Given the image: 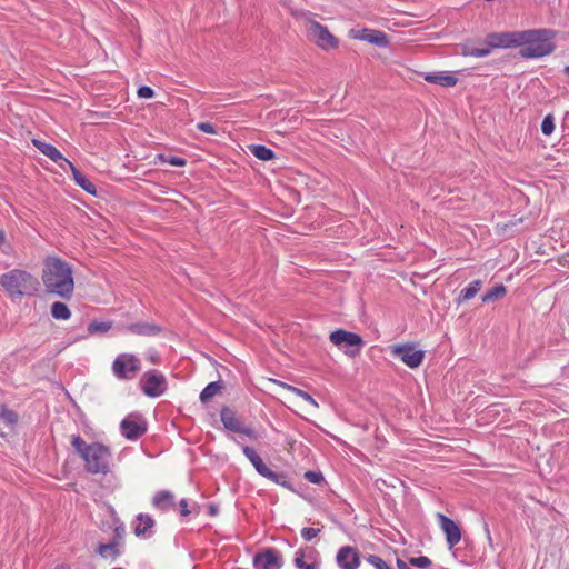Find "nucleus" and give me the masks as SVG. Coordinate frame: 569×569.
Here are the masks:
<instances>
[{"label":"nucleus","instance_id":"7c9ffc66","mask_svg":"<svg viewBox=\"0 0 569 569\" xmlns=\"http://www.w3.org/2000/svg\"><path fill=\"white\" fill-rule=\"evenodd\" d=\"M506 292L507 290L503 284H497L482 296V302L488 303L500 300L506 296Z\"/></svg>","mask_w":569,"mask_h":569},{"label":"nucleus","instance_id":"a211bd4d","mask_svg":"<svg viewBox=\"0 0 569 569\" xmlns=\"http://www.w3.org/2000/svg\"><path fill=\"white\" fill-rule=\"evenodd\" d=\"M32 143L37 147L39 151H41L44 156L51 159L53 162L59 164L60 168L64 169L66 166L70 162L67 158L62 156V153L52 144L33 139Z\"/></svg>","mask_w":569,"mask_h":569},{"label":"nucleus","instance_id":"f704fd0d","mask_svg":"<svg viewBox=\"0 0 569 569\" xmlns=\"http://www.w3.org/2000/svg\"><path fill=\"white\" fill-rule=\"evenodd\" d=\"M411 566L426 569L431 566V560L426 556L412 557L409 559Z\"/></svg>","mask_w":569,"mask_h":569},{"label":"nucleus","instance_id":"5701e85b","mask_svg":"<svg viewBox=\"0 0 569 569\" xmlns=\"http://www.w3.org/2000/svg\"><path fill=\"white\" fill-rule=\"evenodd\" d=\"M153 506L162 511L174 508V496L170 491H160L153 497Z\"/></svg>","mask_w":569,"mask_h":569},{"label":"nucleus","instance_id":"9b49d317","mask_svg":"<svg viewBox=\"0 0 569 569\" xmlns=\"http://www.w3.org/2000/svg\"><path fill=\"white\" fill-rule=\"evenodd\" d=\"M243 455L248 458V460L252 463L257 472L271 480L274 483L284 485L283 476L273 472L261 459V457L256 452L254 449L244 446L242 448Z\"/></svg>","mask_w":569,"mask_h":569},{"label":"nucleus","instance_id":"c756f323","mask_svg":"<svg viewBox=\"0 0 569 569\" xmlns=\"http://www.w3.org/2000/svg\"><path fill=\"white\" fill-rule=\"evenodd\" d=\"M249 150L256 158L262 161H269L274 159L276 157L274 152L271 149L262 144H251L249 146Z\"/></svg>","mask_w":569,"mask_h":569},{"label":"nucleus","instance_id":"79ce46f5","mask_svg":"<svg viewBox=\"0 0 569 569\" xmlns=\"http://www.w3.org/2000/svg\"><path fill=\"white\" fill-rule=\"evenodd\" d=\"M169 163L174 167H183L186 164V160L183 158L172 157L169 160Z\"/></svg>","mask_w":569,"mask_h":569},{"label":"nucleus","instance_id":"f3484780","mask_svg":"<svg viewBox=\"0 0 569 569\" xmlns=\"http://www.w3.org/2000/svg\"><path fill=\"white\" fill-rule=\"evenodd\" d=\"M295 563L298 569H319L320 567L317 560V552L311 547L299 549L296 552Z\"/></svg>","mask_w":569,"mask_h":569},{"label":"nucleus","instance_id":"dca6fc26","mask_svg":"<svg viewBox=\"0 0 569 569\" xmlns=\"http://www.w3.org/2000/svg\"><path fill=\"white\" fill-rule=\"evenodd\" d=\"M336 561L340 569H357L360 565V556L356 548L345 546L338 550Z\"/></svg>","mask_w":569,"mask_h":569},{"label":"nucleus","instance_id":"72a5a7b5","mask_svg":"<svg viewBox=\"0 0 569 569\" xmlns=\"http://www.w3.org/2000/svg\"><path fill=\"white\" fill-rule=\"evenodd\" d=\"M555 130V118L552 114H547L541 122V131L545 136H550Z\"/></svg>","mask_w":569,"mask_h":569},{"label":"nucleus","instance_id":"bb28decb","mask_svg":"<svg viewBox=\"0 0 569 569\" xmlns=\"http://www.w3.org/2000/svg\"><path fill=\"white\" fill-rule=\"evenodd\" d=\"M50 312L51 316L57 320H69L71 317L69 307L61 301L53 302L51 305Z\"/></svg>","mask_w":569,"mask_h":569},{"label":"nucleus","instance_id":"c03bdc74","mask_svg":"<svg viewBox=\"0 0 569 569\" xmlns=\"http://www.w3.org/2000/svg\"><path fill=\"white\" fill-rule=\"evenodd\" d=\"M397 567H398V569H410L409 566L407 565V562H405L401 559L397 560Z\"/></svg>","mask_w":569,"mask_h":569},{"label":"nucleus","instance_id":"393cba45","mask_svg":"<svg viewBox=\"0 0 569 569\" xmlns=\"http://www.w3.org/2000/svg\"><path fill=\"white\" fill-rule=\"evenodd\" d=\"M482 281L481 280H475L468 284L463 290L460 291L457 303L461 305L466 302L467 300L472 299L481 289Z\"/></svg>","mask_w":569,"mask_h":569},{"label":"nucleus","instance_id":"cd10ccee","mask_svg":"<svg viewBox=\"0 0 569 569\" xmlns=\"http://www.w3.org/2000/svg\"><path fill=\"white\" fill-rule=\"evenodd\" d=\"M223 385L220 381L210 382L200 393L202 403L209 402L214 396L221 392Z\"/></svg>","mask_w":569,"mask_h":569},{"label":"nucleus","instance_id":"c9c22d12","mask_svg":"<svg viewBox=\"0 0 569 569\" xmlns=\"http://www.w3.org/2000/svg\"><path fill=\"white\" fill-rule=\"evenodd\" d=\"M366 561L368 563H370L371 566H373L376 569H388V567H389L382 558H380L376 555L368 556L366 558Z\"/></svg>","mask_w":569,"mask_h":569},{"label":"nucleus","instance_id":"7ed1b4c3","mask_svg":"<svg viewBox=\"0 0 569 569\" xmlns=\"http://www.w3.org/2000/svg\"><path fill=\"white\" fill-rule=\"evenodd\" d=\"M555 38L556 31L551 29L520 31L519 47H522L519 51L520 57L535 59L549 56L556 49Z\"/></svg>","mask_w":569,"mask_h":569},{"label":"nucleus","instance_id":"412c9836","mask_svg":"<svg viewBox=\"0 0 569 569\" xmlns=\"http://www.w3.org/2000/svg\"><path fill=\"white\" fill-rule=\"evenodd\" d=\"M67 167H69V169L71 170L72 172V176H73V180L76 181V183L81 187L84 191H87L88 193L90 194H96L97 193V188L96 186L89 180L87 179V177L84 174H82L74 166L73 163L70 161Z\"/></svg>","mask_w":569,"mask_h":569},{"label":"nucleus","instance_id":"de8ad7c7","mask_svg":"<svg viewBox=\"0 0 569 569\" xmlns=\"http://www.w3.org/2000/svg\"><path fill=\"white\" fill-rule=\"evenodd\" d=\"M565 73L569 77V66L565 68Z\"/></svg>","mask_w":569,"mask_h":569},{"label":"nucleus","instance_id":"8fccbe9b","mask_svg":"<svg viewBox=\"0 0 569 569\" xmlns=\"http://www.w3.org/2000/svg\"><path fill=\"white\" fill-rule=\"evenodd\" d=\"M210 510H211V513H212V515H214V513H216V510H214V508H213V507H211V508H210Z\"/></svg>","mask_w":569,"mask_h":569},{"label":"nucleus","instance_id":"37998d69","mask_svg":"<svg viewBox=\"0 0 569 569\" xmlns=\"http://www.w3.org/2000/svg\"><path fill=\"white\" fill-rule=\"evenodd\" d=\"M180 507H181L180 512L182 516H188L190 513V511L188 510V502L186 499H182L180 501Z\"/></svg>","mask_w":569,"mask_h":569},{"label":"nucleus","instance_id":"4be33fe9","mask_svg":"<svg viewBox=\"0 0 569 569\" xmlns=\"http://www.w3.org/2000/svg\"><path fill=\"white\" fill-rule=\"evenodd\" d=\"M425 80L429 83H436L445 88L455 87L458 82L456 77L443 72L428 73L425 76Z\"/></svg>","mask_w":569,"mask_h":569},{"label":"nucleus","instance_id":"58836bf2","mask_svg":"<svg viewBox=\"0 0 569 569\" xmlns=\"http://www.w3.org/2000/svg\"><path fill=\"white\" fill-rule=\"evenodd\" d=\"M197 128L207 134H217L216 127L210 122H199Z\"/></svg>","mask_w":569,"mask_h":569},{"label":"nucleus","instance_id":"ddd939ff","mask_svg":"<svg viewBox=\"0 0 569 569\" xmlns=\"http://www.w3.org/2000/svg\"><path fill=\"white\" fill-rule=\"evenodd\" d=\"M120 430L127 439L136 440L147 431V426L140 417L128 416L121 421Z\"/></svg>","mask_w":569,"mask_h":569},{"label":"nucleus","instance_id":"473e14b6","mask_svg":"<svg viewBox=\"0 0 569 569\" xmlns=\"http://www.w3.org/2000/svg\"><path fill=\"white\" fill-rule=\"evenodd\" d=\"M0 419L7 427L13 428L18 422V415L12 410L2 407L0 410Z\"/></svg>","mask_w":569,"mask_h":569},{"label":"nucleus","instance_id":"0eeeda50","mask_svg":"<svg viewBox=\"0 0 569 569\" xmlns=\"http://www.w3.org/2000/svg\"><path fill=\"white\" fill-rule=\"evenodd\" d=\"M111 370L119 380H132L141 370V361L132 353H119L111 365Z\"/></svg>","mask_w":569,"mask_h":569},{"label":"nucleus","instance_id":"4c0bfd02","mask_svg":"<svg viewBox=\"0 0 569 569\" xmlns=\"http://www.w3.org/2000/svg\"><path fill=\"white\" fill-rule=\"evenodd\" d=\"M305 478L309 482L315 483V485H318L323 481V476L320 472H315V471H307L305 473Z\"/></svg>","mask_w":569,"mask_h":569},{"label":"nucleus","instance_id":"2f4dec72","mask_svg":"<svg viewBox=\"0 0 569 569\" xmlns=\"http://www.w3.org/2000/svg\"><path fill=\"white\" fill-rule=\"evenodd\" d=\"M112 327L110 321H92L88 326L89 335L106 333Z\"/></svg>","mask_w":569,"mask_h":569},{"label":"nucleus","instance_id":"9d476101","mask_svg":"<svg viewBox=\"0 0 569 569\" xmlns=\"http://www.w3.org/2000/svg\"><path fill=\"white\" fill-rule=\"evenodd\" d=\"M390 352L411 369L418 368L425 359V351L417 349L415 343L393 345Z\"/></svg>","mask_w":569,"mask_h":569},{"label":"nucleus","instance_id":"5fc2aeb1","mask_svg":"<svg viewBox=\"0 0 569 569\" xmlns=\"http://www.w3.org/2000/svg\"><path fill=\"white\" fill-rule=\"evenodd\" d=\"M388 569H391L390 567H388Z\"/></svg>","mask_w":569,"mask_h":569},{"label":"nucleus","instance_id":"49530a36","mask_svg":"<svg viewBox=\"0 0 569 569\" xmlns=\"http://www.w3.org/2000/svg\"><path fill=\"white\" fill-rule=\"evenodd\" d=\"M4 241H6V233L2 230H0V244H3Z\"/></svg>","mask_w":569,"mask_h":569},{"label":"nucleus","instance_id":"e433bc0d","mask_svg":"<svg viewBox=\"0 0 569 569\" xmlns=\"http://www.w3.org/2000/svg\"><path fill=\"white\" fill-rule=\"evenodd\" d=\"M320 532L319 528H303L301 530V536L306 541H310L313 538L317 537V535Z\"/></svg>","mask_w":569,"mask_h":569},{"label":"nucleus","instance_id":"4468645a","mask_svg":"<svg viewBox=\"0 0 569 569\" xmlns=\"http://www.w3.org/2000/svg\"><path fill=\"white\" fill-rule=\"evenodd\" d=\"M253 566L256 569H280L282 559L277 550L269 548L254 556Z\"/></svg>","mask_w":569,"mask_h":569},{"label":"nucleus","instance_id":"6e6552de","mask_svg":"<svg viewBox=\"0 0 569 569\" xmlns=\"http://www.w3.org/2000/svg\"><path fill=\"white\" fill-rule=\"evenodd\" d=\"M329 339L336 347L343 349L345 353L350 357L357 356L363 346V340L359 335L343 329L332 331Z\"/></svg>","mask_w":569,"mask_h":569},{"label":"nucleus","instance_id":"6ab92c4d","mask_svg":"<svg viewBox=\"0 0 569 569\" xmlns=\"http://www.w3.org/2000/svg\"><path fill=\"white\" fill-rule=\"evenodd\" d=\"M96 551L102 559L109 562H113L121 555L120 543L118 541L100 543Z\"/></svg>","mask_w":569,"mask_h":569},{"label":"nucleus","instance_id":"09e8293b","mask_svg":"<svg viewBox=\"0 0 569 569\" xmlns=\"http://www.w3.org/2000/svg\"><path fill=\"white\" fill-rule=\"evenodd\" d=\"M150 360H151V362H153V363L157 361L156 357H151V358H150Z\"/></svg>","mask_w":569,"mask_h":569},{"label":"nucleus","instance_id":"39448f33","mask_svg":"<svg viewBox=\"0 0 569 569\" xmlns=\"http://www.w3.org/2000/svg\"><path fill=\"white\" fill-rule=\"evenodd\" d=\"M519 37L520 31L492 32L486 37L485 42L487 46L485 48H475L466 43L462 46L461 53L466 57H486L492 51V49L519 47Z\"/></svg>","mask_w":569,"mask_h":569},{"label":"nucleus","instance_id":"1a4fd4ad","mask_svg":"<svg viewBox=\"0 0 569 569\" xmlns=\"http://www.w3.org/2000/svg\"><path fill=\"white\" fill-rule=\"evenodd\" d=\"M167 385L166 377L156 370L144 372L139 380L142 392L150 398H157L163 395L167 390Z\"/></svg>","mask_w":569,"mask_h":569},{"label":"nucleus","instance_id":"3c124183","mask_svg":"<svg viewBox=\"0 0 569 569\" xmlns=\"http://www.w3.org/2000/svg\"><path fill=\"white\" fill-rule=\"evenodd\" d=\"M113 569H122V568H113Z\"/></svg>","mask_w":569,"mask_h":569},{"label":"nucleus","instance_id":"f257e3e1","mask_svg":"<svg viewBox=\"0 0 569 569\" xmlns=\"http://www.w3.org/2000/svg\"><path fill=\"white\" fill-rule=\"evenodd\" d=\"M41 279L47 292L70 299L74 291L71 264L56 256L44 259Z\"/></svg>","mask_w":569,"mask_h":569},{"label":"nucleus","instance_id":"a19ab883","mask_svg":"<svg viewBox=\"0 0 569 569\" xmlns=\"http://www.w3.org/2000/svg\"><path fill=\"white\" fill-rule=\"evenodd\" d=\"M238 433L246 435L248 438L252 440L258 439L257 432L252 428L246 427L243 423L241 425V430H238Z\"/></svg>","mask_w":569,"mask_h":569},{"label":"nucleus","instance_id":"423d86ee","mask_svg":"<svg viewBox=\"0 0 569 569\" xmlns=\"http://www.w3.org/2000/svg\"><path fill=\"white\" fill-rule=\"evenodd\" d=\"M305 30L308 39L322 50L336 49L339 46L338 38L330 33L326 26L311 18L306 19Z\"/></svg>","mask_w":569,"mask_h":569},{"label":"nucleus","instance_id":"a18cd8bd","mask_svg":"<svg viewBox=\"0 0 569 569\" xmlns=\"http://www.w3.org/2000/svg\"><path fill=\"white\" fill-rule=\"evenodd\" d=\"M295 442H296V441H295V439H292V438H287V439H286V443H287V446H288L290 449H292V447H293Z\"/></svg>","mask_w":569,"mask_h":569},{"label":"nucleus","instance_id":"c85d7f7f","mask_svg":"<svg viewBox=\"0 0 569 569\" xmlns=\"http://www.w3.org/2000/svg\"><path fill=\"white\" fill-rule=\"evenodd\" d=\"M282 388L287 389L288 391L292 392L293 395L298 396L299 398H301L303 401H306L309 406H311L313 409H318L319 408V405L318 402L306 391L297 388V387H293V386H290L288 383H284V382H278Z\"/></svg>","mask_w":569,"mask_h":569},{"label":"nucleus","instance_id":"a878e982","mask_svg":"<svg viewBox=\"0 0 569 569\" xmlns=\"http://www.w3.org/2000/svg\"><path fill=\"white\" fill-rule=\"evenodd\" d=\"M154 525V520L151 516L146 513H139L137 516V523L134 526L136 536L144 535L149 529H151Z\"/></svg>","mask_w":569,"mask_h":569},{"label":"nucleus","instance_id":"aec40b11","mask_svg":"<svg viewBox=\"0 0 569 569\" xmlns=\"http://www.w3.org/2000/svg\"><path fill=\"white\" fill-rule=\"evenodd\" d=\"M221 421L226 429L238 432V430H241L242 421L238 418L236 412L231 410L228 407H224L221 409L220 412Z\"/></svg>","mask_w":569,"mask_h":569},{"label":"nucleus","instance_id":"603ef678","mask_svg":"<svg viewBox=\"0 0 569 569\" xmlns=\"http://www.w3.org/2000/svg\"><path fill=\"white\" fill-rule=\"evenodd\" d=\"M0 435H1V436H3V433H2V432H0Z\"/></svg>","mask_w":569,"mask_h":569},{"label":"nucleus","instance_id":"ea45409f","mask_svg":"<svg viewBox=\"0 0 569 569\" xmlns=\"http://www.w3.org/2000/svg\"><path fill=\"white\" fill-rule=\"evenodd\" d=\"M138 97L142 99H150L154 96V91L151 87L142 86L138 89Z\"/></svg>","mask_w":569,"mask_h":569},{"label":"nucleus","instance_id":"b1692460","mask_svg":"<svg viewBox=\"0 0 569 569\" xmlns=\"http://www.w3.org/2000/svg\"><path fill=\"white\" fill-rule=\"evenodd\" d=\"M129 331L139 336H156L160 332V328L156 325L142 322L132 323L128 327Z\"/></svg>","mask_w":569,"mask_h":569},{"label":"nucleus","instance_id":"f03ea898","mask_svg":"<svg viewBox=\"0 0 569 569\" xmlns=\"http://www.w3.org/2000/svg\"><path fill=\"white\" fill-rule=\"evenodd\" d=\"M71 446L84 462V469L93 475L110 471L111 450L100 442L87 443L80 436H72Z\"/></svg>","mask_w":569,"mask_h":569},{"label":"nucleus","instance_id":"f8f14e48","mask_svg":"<svg viewBox=\"0 0 569 569\" xmlns=\"http://www.w3.org/2000/svg\"><path fill=\"white\" fill-rule=\"evenodd\" d=\"M348 36L351 39L363 40L379 47H386L389 43L388 36L382 31L375 29H351L349 30Z\"/></svg>","mask_w":569,"mask_h":569},{"label":"nucleus","instance_id":"20e7f679","mask_svg":"<svg viewBox=\"0 0 569 569\" xmlns=\"http://www.w3.org/2000/svg\"><path fill=\"white\" fill-rule=\"evenodd\" d=\"M0 286L11 298H16L36 293L39 281L26 270L13 269L0 276Z\"/></svg>","mask_w":569,"mask_h":569},{"label":"nucleus","instance_id":"2eb2a0df","mask_svg":"<svg viewBox=\"0 0 569 569\" xmlns=\"http://www.w3.org/2000/svg\"><path fill=\"white\" fill-rule=\"evenodd\" d=\"M438 519L442 531L446 535V542L449 548L455 547L461 540V530L459 526L450 518L442 513H438Z\"/></svg>","mask_w":569,"mask_h":569},{"label":"nucleus","instance_id":"864d4df0","mask_svg":"<svg viewBox=\"0 0 569 569\" xmlns=\"http://www.w3.org/2000/svg\"><path fill=\"white\" fill-rule=\"evenodd\" d=\"M56 569H63V568H56Z\"/></svg>","mask_w":569,"mask_h":569}]
</instances>
